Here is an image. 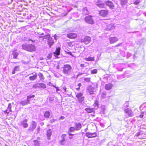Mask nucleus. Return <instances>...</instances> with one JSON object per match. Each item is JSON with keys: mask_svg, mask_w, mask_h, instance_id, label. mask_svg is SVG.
<instances>
[{"mask_svg": "<svg viewBox=\"0 0 146 146\" xmlns=\"http://www.w3.org/2000/svg\"><path fill=\"white\" fill-rule=\"evenodd\" d=\"M69 135L70 136H71V135H74V134H72L71 133H69Z\"/></svg>", "mask_w": 146, "mask_h": 146, "instance_id": "obj_62", "label": "nucleus"}, {"mask_svg": "<svg viewBox=\"0 0 146 146\" xmlns=\"http://www.w3.org/2000/svg\"><path fill=\"white\" fill-rule=\"evenodd\" d=\"M97 5L100 7L101 8H103L104 7V4L99 3H97Z\"/></svg>", "mask_w": 146, "mask_h": 146, "instance_id": "obj_38", "label": "nucleus"}, {"mask_svg": "<svg viewBox=\"0 0 146 146\" xmlns=\"http://www.w3.org/2000/svg\"><path fill=\"white\" fill-rule=\"evenodd\" d=\"M62 73L66 76H68L70 74L72 67L71 66L68 64H65L62 67Z\"/></svg>", "mask_w": 146, "mask_h": 146, "instance_id": "obj_1", "label": "nucleus"}, {"mask_svg": "<svg viewBox=\"0 0 146 146\" xmlns=\"http://www.w3.org/2000/svg\"><path fill=\"white\" fill-rule=\"evenodd\" d=\"M33 88H42L45 89L46 88V85L43 83H39L33 85Z\"/></svg>", "mask_w": 146, "mask_h": 146, "instance_id": "obj_4", "label": "nucleus"}, {"mask_svg": "<svg viewBox=\"0 0 146 146\" xmlns=\"http://www.w3.org/2000/svg\"><path fill=\"white\" fill-rule=\"evenodd\" d=\"M38 37L39 38H42V39H43V36H38Z\"/></svg>", "mask_w": 146, "mask_h": 146, "instance_id": "obj_57", "label": "nucleus"}, {"mask_svg": "<svg viewBox=\"0 0 146 146\" xmlns=\"http://www.w3.org/2000/svg\"><path fill=\"white\" fill-rule=\"evenodd\" d=\"M38 34L40 35H44V34L43 33H42L41 34H40L39 33H38Z\"/></svg>", "mask_w": 146, "mask_h": 146, "instance_id": "obj_60", "label": "nucleus"}, {"mask_svg": "<svg viewBox=\"0 0 146 146\" xmlns=\"http://www.w3.org/2000/svg\"><path fill=\"white\" fill-rule=\"evenodd\" d=\"M35 96L34 95H33L32 96H27V100H28V101L29 102L30 100L29 99L32 98H34V97Z\"/></svg>", "mask_w": 146, "mask_h": 146, "instance_id": "obj_41", "label": "nucleus"}, {"mask_svg": "<svg viewBox=\"0 0 146 146\" xmlns=\"http://www.w3.org/2000/svg\"><path fill=\"white\" fill-rule=\"evenodd\" d=\"M106 92H103L101 95L102 98H105L106 96Z\"/></svg>", "mask_w": 146, "mask_h": 146, "instance_id": "obj_40", "label": "nucleus"}, {"mask_svg": "<svg viewBox=\"0 0 146 146\" xmlns=\"http://www.w3.org/2000/svg\"><path fill=\"white\" fill-rule=\"evenodd\" d=\"M47 58L49 59H50L51 58V55L50 54H49L48 56H47Z\"/></svg>", "mask_w": 146, "mask_h": 146, "instance_id": "obj_51", "label": "nucleus"}, {"mask_svg": "<svg viewBox=\"0 0 146 146\" xmlns=\"http://www.w3.org/2000/svg\"><path fill=\"white\" fill-rule=\"evenodd\" d=\"M75 128L73 127H70L69 129V131L70 132H73L74 131Z\"/></svg>", "mask_w": 146, "mask_h": 146, "instance_id": "obj_39", "label": "nucleus"}, {"mask_svg": "<svg viewBox=\"0 0 146 146\" xmlns=\"http://www.w3.org/2000/svg\"><path fill=\"white\" fill-rule=\"evenodd\" d=\"M55 121V120L54 119H52L50 120V122L51 123H52V122H54Z\"/></svg>", "mask_w": 146, "mask_h": 146, "instance_id": "obj_54", "label": "nucleus"}, {"mask_svg": "<svg viewBox=\"0 0 146 146\" xmlns=\"http://www.w3.org/2000/svg\"><path fill=\"white\" fill-rule=\"evenodd\" d=\"M29 44H23L22 45V48L25 50L28 51L29 49Z\"/></svg>", "mask_w": 146, "mask_h": 146, "instance_id": "obj_20", "label": "nucleus"}, {"mask_svg": "<svg viewBox=\"0 0 146 146\" xmlns=\"http://www.w3.org/2000/svg\"><path fill=\"white\" fill-rule=\"evenodd\" d=\"M48 40V45L49 46V47H50L51 46L54 44V41L52 40V38H49Z\"/></svg>", "mask_w": 146, "mask_h": 146, "instance_id": "obj_23", "label": "nucleus"}, {"mask_svg": "<svg viewBox=\"0 0 146 146\" xmlns=\"http://www.w3.org/2000/svg\"><path fill=\"white\" fill-rule=\"evenodd\" d=\"M140 110L144 109V110H146V103L143 104L140 107Z\"/></svg>", "mask_w": 146, "mask_h": 146, "instance_id": "obj_33", "label": "nucleus"}, {"mask_svg": "<svg viewBox=\"0 0 146 146\" xmlns=\"http://www.w3.org/2000/svg\"><path fill=\"white\" fill-rule=\"evenodd\" d=\"M85 110L88 113L94 112V109L91 108H87L85 109Z\"/></svg>", "mask_w": 146, "mask_h": 146, "instance_id": "obj_26", "label": "nucleus"}, {"mask_svg": "<svg viewBox=\"0 0 146 146\" xmlns=\"http://www.w3.org/2000/svg\"><path fill=\"white\" fill-rule=\"evenodd\" d=\"M94 87L91 86H89L87 89V92L88 93H89L90 95L93 94H94Z\"/></svg>", "mask_w": 146, "mask_h": 146, "instance_id": "obj_9", "label": "nucleus"}, {"mask_svg": "<svg viewBox=\"0 0 146 146\" xmlns=\"http://www.w3.org/2000/svg\"><path fill=\"white\" fill-rule=\"evenodd\" d=\"M35 146H39V144L38 141L36 140L35 141Z\"/></svg>", "mask_w": 146, "mask_h": 146, "instance_id": "obj_45", "label": "nucleus"}, {"mask_svg": "<svg viewBox=\"0 0 146 146\" xmlns=\"http://www.w3.org/2000/svg\"><path fill=\"white\" fill-rule=\"evenodd\" d=\"M98 102L96 100L94 104V106L95 109H97L98 108Z\"/></svg>", "mask_w": 146, "mask_h": 146, "instance_id": "obj_32", "label": "nucleus"}, {"mask_svg": "<svg viewBox=\"0 0 146 146\" xmlns=\"http://www.w3.org/2000/svg\"><path fill=\"white\" fill-rule=\"evenodd\" d=\"M80 66L81 67H82H82H84L85 66L84 64H80Z\"/></svg>", "mask_w": 146, "mask_h": 146, "instance_id": "obj_50", "label": "nucleus"}, {"mask_svg": "<svg viewBox=\"0 0 146 146\" xmlns=\"http://www.w3.org/2000/svg\"><path fill=\"white\" fill-rule=\"evenodd\" d=\"M66 53L68 54H69L70 55H72V54L71 52H68L66 51H65Z\"/></svg>", "mask_w": 146, "mask_h": 146, "instance_id": "obj_48", "label": "nucleus"}, {"mask_svg": "<svg viewBox=\"0 0 146 146\" xmlns=\"http://www.w3.org/2000/svg\"><path fill=\"white\" fill-rule=\"evenodd\" d=\"M129 107V104L128 102H125L123 106V108L124 109H127V108Z\"/></svg>", "mask_w": 146, "mask_h": 146, "instance_id": "obj_30", "label": "nucleus"}, {"mask_svg": "<svg viewBox=\"0 0 146 146\" xmlns=\"http://www.w3.org/2000/svg\"><path fill=\"white\" fill-rule=\"evenodd\" d=\"M38 75L39 77L40 80H44V77L43 76V74L42 73L40 72L38 74Z\"/></svg>", "mask_w": 146, "mask_h": 146, "instance_id": "obj_34", "label": "nucleus"}, {"mask_svg": "<svg viewBox=\"0 0 146 146\" xmlns=\"http://www.w3.org/2000/svg\"><path fill=\"white\" fill-rule=\"evenodd\" d=\"M66 135L65 134H63L61 136V140L60 141V144L61 145H64L65 143L66 137Z\"/></svg>", "mask_w": 146, "mask_h": 146, "instance_id": "obj_10", "label": "nucleus"}, {"mask_svg": "<svg viewBox=\"0 0 146 146\" xmlns=\"http://www.w3.org/2000/svg\"><path fill=\"white\" fill-rule=\"evenodd\" d=\"M86 60L87 61H92L94 60V57H89L86 58Z\"/></svg>", "mask_w": 146, "mask_h": 146, "instance_id": "obj_31", "label": "nucleus"}, {"mask_svg": "<svg viewBox=\"0 0 146 146\" xmlns=\"http://www.w3.org/2000/svg\"><path fill=\"white\" fill-rule=\"evenodd\" d=\"M60 48H56L55 51L54 52V54L58 55H59L60 53Z\"/></svg>", "mask_w": 146, "mask_h": 146, "instance_id": "obj_27", "label": "nucleus"}, {"mask_svg": "<svg viewBox=\"0 0 146 146\" xmlns=\"http://www.w3.org/2000/svg\"><path fill=\"white\" fill-rule=\"evenodd\" d=\"M27 120L25 119L21 122V125L25 128H27L28 126V124L27 123Z\"/></svg>", "mask_w": 146, "mask_h": 146, "instance_id": "obj_14", "label": "nucleus"}, {"mask_svg": "<svg viewBox=\"0 0 146 146\" xmlns=\"http://www.w3.org/2000/svg\"><path fill=\"white\" fill-rule=\"evenodd\" d=\"M83 13L84 15H87L88 14V12L86 7L84 8L83 9Z\"/></svg>", "mask_w": 146, "mask_h": 146, "instance_id": "obj_28", "label": "nucleus"}, {"mask_svg": "<svg viewBox=\"0 0 146 146\" xmlns=\"http://www.w3.org/2000/svg\"><path fill=\"white\" fill-rule=\"evenodd\" d=\"M82 127V125L80 123H76L75 126L76 130H78L80 129Z\"/></svg>", "mask_w": 146, "mask_h": 146, "instance_id": "obj_21", "label": "nucleus"}, {"mask_svg": "<svg viewBox=\"0 0 146 146\" xmlns=\"http://www.w3.org/2000/svg\"><path fill=\"white\" fill-rule=\"evenodd\" d=\"M91 41V37L90 36H85L83 41L85 44H87L89 43Z\"/></svg>", "mask_w": 146, "mask_h": 146, "instance_id": "obj_12", "label": "nucleus"}, {"mask_svg": "<svg viewBox=\"0 0 146 146\" xmlns=\"http://www.w3.org/2000/svg\"><path fill=\"white\" fill-rule=\"evenodd\" d=\"M15 70L14 69H13V71H12V73L13 74H15Z\"/></svg>", "mask_w": 146, "mask_h": 146, "instance_id": "obj_55", "label": "nucleus"}, {"mask_svg": "<svg viewBox=\"0 0 146 146\" xmlns=\"http://www.w3.org/2000/svg\"><path fill=\"white\" fill-rule=\"evenodd\" d=\"M124 111L125 113L127 114L128 115L129 117L133 116V113L131 110L129 108L125 109Z\"/></svg>", "mask_w": 146, "mask_h": 146, "instance_id": "obj_8", "label": "nucleus"}, {"mask_svg": "<svg viewBox=\"0 0 146 146\" xmlns=\"http://www.w3.org/2000/svg\"><path fill=\"white\" fill-rule=\"evenodd\" d=\"M83 94L81 93H79L76 95L79 102L80 103H82L84 100V97H82Z\"/></svg>", "mask_w": 146, "mask_h": 146, "instance_id": "obj_3", "label": "nucleus"}, {"mask_svg": "<svg viewBox=\"0 0 146 146\" xmlns=\"http://www.w3.org/2000/svg\"><path fill=\"white\" fill-rule=\"evenodd\" d=\"M56 92H57V91L60 90L58 88V87H56Z\"/></svg>", "mask_w": 146, "mask_h": 146, "instance_id": "obj_56", "label": "nucleus"}, {"mask_svg": "<svg viewBox=\"0 0 146 146\" xmlns=\"http://www.w3.org/2000/svg\"><path fill=\"white\" fill-rule=\"evenodd\" d=\"M44 116L46 118H48L50 115V113L49 111H46L44 113Z\"/></svg>", "mask_w": 146, "mask_h": 146, "instance_id": "obj_29", "label": "nucleus"}, {"mask_svg": "<svg viewBox=\"0 0 146 146\" xmlns=\"http://www.w3.org/2000/svg\"><path fill=\"white\" fill-rule=\"evenodd\" d=\"M139 2H140L139 1H138V0H137V1H135L134 3L135 5H136L139 4Z\"/></svg>", "mask_w": 146, "mask_h": 146, "instance_id": "obj_47", "label": "nucleus"}, {"mask_svg": "<svg viewBox=\"0 0 146 146\" xmlns=\"http://www.w3.org/2000/svg\"><path fill=\"white\" fill-rule=\"evenodd\" d=\"M110 43L112 44L117 42L118 40V39L116 37H111L109 38Z\"/></svg>", "mask_w": 146, "mask_h": 146, "instance_id": "obj_16", "label": "nucleus"}, {"mask_svg": "<svg viewBox=\"0 0 146 146\" xmlns=\"http://www.w3.org/2000/svg\"><path fill=\"white\" fill-rule=\"evenodd\" d=\"M49 99L50 101H52L53 100V98L52 97H50Z\"/></svg>", "mask_w": 146, "mask_h": 146, "instance_id": "obj_53", "label": "nucleus"}, {"mask_svg": "<svg viewBox=\"0 0 146 146\" xmlns=\"http://www.w3.org/2000/svg\"><path fill=\"white\" fill-rule=\"evenodd\" d=\"M107 6H108L111 9H113L114 8V5L113 3L110 1H107L105 2Z\"/></svg>", "mask_w": 146, "mask_h": 146, "instance_id": "obj_7", "label": "nucleus"}, {"mask_svg": "<svg viewBox=\"0 0 146 146\" xmlns=\"http://www.w3.org/2000/svg\"><path fill=\"white\" fill-rule=\"evenodd\" d=\"M85 135L88 138H90L96 137L97 135L96 132L91 133L90 132H87L86 133Z\"/></svg>", "mask_w": 146, "mask_h": 146, "instance_id": "obj_5", "label": "nucleus"}, {"mask_svg": "<svg viewBox=\"0 0 146 146\" xmlns=\"http://www.w3.org/2000/svg\"><path fill=\"white\" fill-rule=\"evenodd\" d=\"M84 80L85 81H86L87 82H89L90 81V78H85L84 79Z\"/></svg>", "mask_w": 146, "mask_h": 146, "instance_id": "obj_43", "label": "nucleus"}, {"mask_svg": "<svg viewBox=\"0 0 146 146\" xmlns=\"http://www.w3.org/2000/svg\"><path fill=\"white\" fill-rule=\"evenodd\" d=\"M127 2V0H121V4L122 6L125 5Z\"/></svg>", "mask_w": 146, "mask_h": 146, "instance_id": "obj_36", "label": "nucleus"}, {"mask_svg": "<svg viewBox=\"0 0 146 146\" xmlns=\"http://www.w3.org/2000/svg\"><path fill=\"white\" fill-rule=\"evenodd\" d=\"M36 125L37 123L36 122L34 121H32L31 125L29 128V130L33 131L36 128Z\"/></svg>", "mask_w": 146, "mask_h": 146, "instance_id": "obj_6", "label": "nucleus"}, {"mask_svg": "<svg viewBox=\"0 0 146 146\" xmlns=\"http://www.w3.org/2000/svg\"><path fill=\"white\" fill-rule=\"evenodd\" d=\"M40 127H38L37 129V131H38V132L40 131Z\"/></svg>", "mask_w": 146, "mask_h": 146, "instance_id": "obj_58", "label": "nucleus"}, {"mask_svg": "<svg viewBox=\"0 0 146 146\" xmlns=\"http://www.w3.org/2000/svg\"><path fill=\"white\" fill-rule=\"evenodd\" d=\"M19 66H16L14 68V69L15 70V71L19 70Z\"/></svg>", "mask_w": 146, "mask_h": 146, "instance_id": "obj_44", "label": "nucleus"}, {"mask_svg": "<svg viewBox=\"0 0 146 146\" xmlns=\"http://www.w3.org/2000/svg\"><path fill=\"white\" fill-rule=\"evenodd\" d=\"M52 133V131L51 129H49L47 131V136L48 137V140L50 139V137Z\"/></svg>", "mask_w": 146, "mask_h": 146, "instance_id": "obj_19", "label": "nucleus"}, {"mask_svg": "<svg viewBox=\"0 0 146 146\" xmlns=\"http://www.w3.org/2000/svg\"><path fill=\"white\" fill-rule=\"evenodd\" d=\"M108 13V11L106 10H102L99 12V15L103 17H106Z\"/></svg>", "mask_w": 146, "mask_h": 146, "instance_id": "obj_11", "label": "nucleus"}, {"mask_svg": "<svg viewBox=\"0 0 146 146\" xmlns=\"http://www.w3.org/2000/svg\"><path fill=\"white\" fill-rule=\"evenodd\" d=\"M140 133L139 132H137L135 135V136H136L137 137H138L139 135H140Z\"/></svg>", "mask_w": 146, "mask_h": 146, "instance_id": "obj_49", "label": "nucleus"}, {"mask_svg": "<svg viewBox=\"0 0 146 146\" xmlns=\"http://www.w3.org/2000/svg\"><path fill=\"white\" fill-rule=\"evenodd\" d=\"M13 58H17V57L18 55L17 52L15 51H14L13 52Z\"/></svg>", "mask_w": 146, "mask_h": 146, "instance_id": "obj_37", "label": "nucleus"}, {"mask_svg": "<svg viewBox=\"0 0 146 146\" xmlns=\"http://www.w3.org/2000/svg\"><path fill=\"white\" fill-rule=\"evenodd\" d=\"M11 103L9 104L8 107L7 109L4 111L5 113H6L7 114H8L10 111H11Z\"/></svg>", "mask_w": 146, "mask_h": 146, "instance_id": "obj_15", "label": "nucleus"}, {"mask_svg": "<svg viewBox=\"0 0 146 146\" xmlns=\"http://www.w3.org/2000/svg\"><path fill=\"white\" fill-rule=\"evenodd\" d=\"M97 70L96 69H95L91 70V72L92 74H95L97 73Z\"/></svg>", "mask_w": 146, "mask_h": 146, "instance_id": "obj_42", "label": "nucleus"}, {"mask_svg": "<svg viewBox=\"0 0 146 146\" xmlns=\"http://www.w3.org/2000/svg\"><path fill=\"white\" fill-rule=\"evenodd\" d=\"M28 51L32 52L35 50L36 46L34 45L29 44Z\"/></svg>", "mask_w": 146, "mask_h": 146, "instance_id": "obj_17", "label": "nucleus"}, {"mask_svg": "<svg viewBox=\"0 0 146 146\" xmlns=\"http://www.w3.org/2000/svg\"><path fill=\"white\" fill-rule=\"evenodd\" d=\"M113 87V85L110 83L106 84L105 86V88L107 90H110Z\"/></svg>", "mask_w": 146, "mask_h": 146, "instance_id": "obj_18", "label": "nucleus"}, {"mask_svg": "<svg viewBox=\"0 0 146 146\" xmlns=\"http://www.w3.org/2000/svg\"><path fill=\"white\" fill-rule=\"evenodd\" d=\"M80 88L79 87V88H76V90H80Z\"/></svg>", "mask_w": 146, "mask_h": 146, "instance_id": "obj_63", "label": "nucleus"}, {"mask_svg": "<svg viewBox=\"0 0 146 146\" xmlns=\"http://www.w3.org/2000/svg\"><path fill=\"white\" fill-rule=\"evenodd\" d=\"M29 104V102L27 100H24L20 102V104L23 106Z\"/></svg>", "mask_w": 146, "mask_h": 146, "instance_id": "obj_24", "label": "nucleus"}, {"mask_svg": "<svg viewBox=\"0 0 146 146\" xmlns=\"http://www.w3.org/2000/svg\"><path fill=\"white\" fill-rule=\"evenodd\" d=\"M50 35H45L43 36V40H44V39H48H48L49 38H50Z\"/></svg>", "mask_w": 146, "mask_h": 146, "instance_id": "obj_35", "label": "nucleus"}, {"mask_svg": "<svg viewBox=\"0 0 146 146\" xmlns=\"http://www.w3.org/2000/svg\"><path fill=\"white\" fill-rule=\"evenodd\" d=\"M63 88L64 90V92H66V88Z\"/></svg>", "mask_w": 146, "mask_h": 146, "instance_id": "obj_61", "label": "nucleus"}, {"mask_svg": "<svg viewBox=\"0 0 146 146\" xmlns=\"http://www.w3.org/2000/svg\"><path fill=\"white\" fill-rule=\"evenodd\" d=\"M64 117L63 116H62L60 117V119H64Z\"/></svg>", "mask_w": 146, "mask_h": 146, "instance_id": "obj_52", "label": "nucleus"}, {"mask_svg": "<svg viewBox=\"0 0 146 146\" xmlns=\"http://www.w3.org/2000/svg\"><path fill=\"white\" fill-rule=\"evenodd\" d=\"M44 125V123H41V125L42 126L43 125Z\"/></svg>", "mask_w": 146, "mask_h": 146, "instance_id": "obj_64", "label": "nucleus"}, {"mask_svg": "<svg viewBox=\"0 0 146 146\" xmlns=\"http://www.w3.org/2000/svg\"><path fill=\"white\" fill-rule=\"evenodd\" d=\"M145 113V112H142L141 114V115H140L139 116V117L141 118H142L143 116V114H144V113Z\"/></svg>", "mask_w": 146, "mask_h": 146, "instance_id": "obj_46", "label": "nucleus"}, {"mask_svg": "<svg viewBox=\"0 0 146 146\" xmlns=\"http://www.w3.org/2000/svg\"><path fill=\"white\" fill-rule=\"evenodd\" d=\"M85 21L86 23L90 24H93L94 23V20L91 16L86 17L85 18Z\"/></svg>", "mask_w": 146, "mask_h": 146, "instance_id": "obj_2", "label": "nucleus"}, {"mask_svg": "<svg viewBox=\"0 0 146 146\" xmlns=\"http://www.w3.org/2000/svg\"><path fill=\"white\" fill-rule=\"evenodd\" d=\"M81 85H82L80 83L78 84V86L80 88V87L81 86Z\"/></svg>", "mask_w": 146, "mask_h": 146, "instance_id": "obj_59", "label": "nucleus"}, {"mask_svg": "<svg viewBox=\"0 0 146 146\" xmlns=\"http://www.w3.org/2000/svg\"><path fill=\"white\" fill-rule=\"evenodd\" d=\"M115 27V26L113 24H111L108 25L106 29L107 30H110L114 29Z\"/></svg>", "mask_w": 146, "mask_h": 146, "instance_id": "obj_22", "label": "nucleus"}, {"mask_svg": "<svg viewBox=\"0 0 146 146\" xmlns=\"http://www.w3.org/2000/svg\"><path fill=\"white\" fill-rule=\"evenodd\" d=\"M37 75L36 73L33 76H30L29 77V79L31 80H35L37 78Z\"/></svg>", "mask_w": 146, "mask_h": 146, "instance_id": "obj_25", "label": "nucleus"}, {"mask_svg": "<svg viewBox=\"0 0 146 146\" xmlns=\"http://www.w3.org/2000/svg\"><path fill=\"white\" fill-rule=\"evenodd\" d=\"M77 36V35L75 33H71L67 34V37L70 38H74Z\"/></svg>", "mask_w": 146, "mask_h": 146, "instance_id": "obj_13", "label": "nucleus"}]
</instances>
